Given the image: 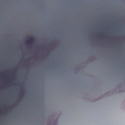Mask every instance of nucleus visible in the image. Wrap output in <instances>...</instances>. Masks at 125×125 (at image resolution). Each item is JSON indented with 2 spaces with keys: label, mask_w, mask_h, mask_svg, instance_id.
<instances>
[{
  "label": "nucleus",
  "mask_w": 125,
  "mask_h": 125,
  "mask_svg": "<svg viewBox=\"0 0 125 125\" xmlns=\"http://www.w3.org/2000/svg\"><path fill=\"white\" fill-rule=\"evenodd\" d=\"M34 41L33 38H31L30 39L27 41V43L28 44H29L31 43H32Z\"/></svg>",
  "instance_id": "obj_1"
}]
</instances>
